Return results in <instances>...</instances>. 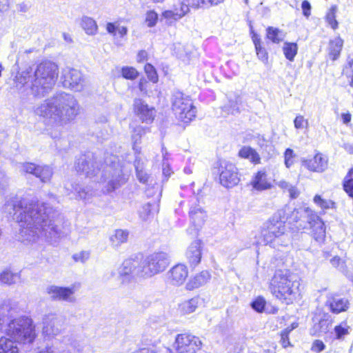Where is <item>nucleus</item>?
<instances>
[{"label": "nucleus", "mask_w": 353, "mask_h": 353, "mask_svg": "<svg viewBox=\"0 0 353 353\" xmlns=\"http://www.w3.org/2000/svg\"><path fill=\"white\" fill-rule=\"evenodd\" d=\"M144 132V130L141 126H137L134 128L133 134H132V139L134 143V150L136 152H140V148L137 146L139 143L142 134Z\"/></svg>", "instance_id": "nucleus-46"}, {"label": "nucleus", "mask_w": 353, "mask_h": 353, "mask_svg": "<svg viewBox=\"0 0 353 353\" xmlns=\"http://www.w3.org/2000/svg\"><path fill=\"white\" fill-rule=\"evenodd\" d=\"M121 74L126 79L134 80L138 77L139 72L133 67L125 66L122 68Z\"/></svg>", "instance_id": "nucleus-47"}, {"label": "nucleus", "mask_w": 353, "mask_h": 353, "mask_svg": "<svg viewBox=\"0 0 353 353\" xmlns=\"http://www.w3.org/2000/svg\"><path fill=\"white\" fill-rule=\"evenodd\" d=\"M281 344L284 348L290 345V342L288 338V334L286 332H283L281 334Z\"/></svg>", "instance_id": "nucleus-59"}, {"label": "nucleus", "mask_w": 353, "mask_h": 353, "mask_svg": "<svg viewBox=\"0 0 353 353\" xmlns=\"http://www.w3.org/2000/svg\"><path fill=\"white\" fill-rule=\"evenodd\" d=\"M172 109L176 117L188 123L196 117V108L193 105L190 97L181 92L175 91L172 95Z\"/></svg>", "instance_id": "nucleus-7"}, {"label": "nucleus", "mask_w": 353, "mask_h": 353, "mask_svg": "<svg viewBox=\"0 0 353 353\" xmlns=\"http://www.w3.org/2000/svg\"><path fill=\"white\" fill-rule=\"evenodd\" d=\"M75 168L78 172H81L88 177H98L100 174V181L109 180L107 185V191L112 192L120 186L119 178L121 170L119 164L118 157L110 155L105 159V164H102L97 157L91 152L81 155L77 160Z\"/></svg>", "instance_id": "nucleus-2"}, {"label": "nucleus", "mask_w": 353, "mask_h": 353, "mask_svg": "<svg viewBox=\"0 0 353 353\" xmlns=\"http://www.w3.org/2000/svg\"><path fill=\"white\" fill-rule=\"evenodd\" d=\"M197 198L192 201L189 210L190 226L187 229L188 234L196 236L203 225L207 217L206 212L198 203Z\"/></svg>", "instance_id": "nucleus-10"}, {"label": "nucleus", "mask_w": 353, "mask_h": 353, "mask_svg": "<svg viewBox=\"0 0 353 353\" xmlns=\"http://www.w3.org/2000/svg\"><path fill=\"white\" fill-rule=\"evenodd\" d=\"M301 166L314 172H323L327 168V157L319 152H316L312 158L302 157L300 159Z\"/></svg>", "instance_id": "nucleus-16"}, {"label": "nucleus", "mask_w": 353, "mask_h": 353, "mask_svg": "<svg viewBox=\"0 0 353 353\" xmlns=\"http://www.w3.org/2000/svg\"><path fill=\"white\" fill-rule=\"evenodd\" d=\"M294 127L296 129H302L307 125V121L304 119L301 115L296 116L294 121Z\"/></svg>", "instance_id": "nucleus-55"}, {"label": "nucleus", "mask_w": 353, "mask_h": 353, "mask_svg": "<svg viewBox=\"0 0 353 353\" xmlns=\"http://www.w3.org/2000/svg\"><path fill=\"white\" fill-rule=\"evenodd\" d=\"M144 69L149 80L152 83H157L159 78L154 67L150 63H147L145 65Z\"/></svg>", "instance_id": "nucleus-49"}, {"label": "nucleus", "mask_w": 353, "mask_h": 353, "mask_svg": "<svg viewBox=\"0 0 353 353\" xmlns=\"http://www.w3.org/2000/svg\"><path fill=\"white\" fill-rule=\"evenodd\" d=\"M241 157L248 159L254 163H259L261 158L255 150L249 146L243 147L239 152Z\"/></svg>", "instance_id": "nucleus-33"}, {"label": "nucleus", "mask_w": 353, "mask_h": 353, "mask_svg": "<svg viewBox=\"0 0 353 353\" xmlns=\"http://www.w3.org/2000/svg\"><path fill=\"white\" fill-rule=\"evenodd\" d=\"M133 110L135 114L143 122L150 123L154 120L156 113L154 108L150 107L143 100L134 99Z\"/></svg>", "instance_id": "nucleus-17"}, {"label": "nucleus", "mask_w": 353, "mask_h": 353, "mask_svg": "<svg viewBox=\"0 0 353 353\" xmlns=\"http://www.w3.org/2000/svg\"><path fill=\"white\" fill-rule=\"evenodd\" d=\"M65 189L68 194L74 193L80 199L87 200L92 195V193H90L89 191H86L85 188H81L79 184L73 181L66 182Z\"/></svg>", "instance_id": "nucleus-28"}, {"label": "nucleus", "mask_w": 353, "mask_h": 353, "mask_svg": "<svg viewBox=\"0 0 353 353\" xmlns=\"http://www.w3.org/2000/svg\"><path fill=\"white\" fill-rule=\"evenodd\" d=\"M63 343L71 347L77 353H91V347L84 339L72 336H65Z\"/></svg>", "instance_id": "nucleus-20"}, {"label": "nucleus", "mask_w": 353, "mask_h": 353, "mask_svg": "<svg viewBox=\"0 0 353 353\" xmlns=\"http://www.w3.org/2000/svg\"><path fill=\"white\" fill-rule=\"evenodd\" d=\"M250 184L253 189L257 191H263L272 188V184L269 181L265 170L257 172L253 176Z\"/></svg>", "instance_id": "nucleus-23"}, {"label": "nucleus", "mask_w": 353, "mask_h": 353, "mask_svg": "<svg viewBox=\"0 0 353 353\" xmlns=\"http://www.w3.org/2000/svg\"><path fill=\"white\" fill-rule=\"evenodd\" d=\"M81 27L88 34L94 35L97 33L98 26L96 21L91 17H83L81 19Z\"/></svg>", "instance_id": "nucleus-35"}, {"label": "nucleus", "mask_w": 353, "mask_h": 353, "mask_svg": "<svg viewBox=\"0 0 353 353\" xmlns=\"http://www.w3.org/2000/svg\"><path fill=\"white\" fill-rule=\"evenodd\" d=\"M146 84H147V81L145 79L141 78L139 80V89L140 90L141 92H142L143 93H146V92H147Z\"/></svg>", "instance_id": "nucleus-63"}, {"label": "nucleus", "mask_w": 353, "mask_h": 353, "mask_svg": "<svg viewBox=\"0 0 353 353\" xmlns=\"http://www.w3.org/2000/svg\"><path fill=\"white\" fill-rule=\"evenodd\" d=\"M288 192H289L291 199H296L299 195V191L298 190L296 187L294 185H292Z\"/></svg>", "instance_id": "nucleus-61"}, {"label": "nucleus", "mask_w": 353, "mask_h": 353, "mask_svg": "<svg viewBox=\"0 0 353 353\" xmlns=\"http://www.w3.org/2000/svg\"><path fill=\"white\" fill-rule=\"evenodd\" d=\"M210 274L208 271H201L190 278L186 284L188 290H192L205 285L210 279Z\"/></svg>", "instance_id": "nucleus-25"}, {"label": "nucleus", "mask_w": 353, "mask_h": 353, "mask_svg": "<svg viewBox=\"0 0 353 353\" xmlns=\"http://www.w3.org/2000/svg\"><path fill=\"white\" fill-rule=\"evenodd\" d=\"M79 105L70 94L61 92L45 100L35 109V113L49 119L57 127H62L72 121L79 114Z\"/></svg>", "instance_id": "nucleus-4"}, {"label": "nucleus", "mask_w": 353, "mask_h": 353, "mask_svg": "<svg viewBox=\"0 0 353 353\" xmlns=\"http://www.w3.org/2000/svg\"><path fill=\"white\" fill-rule=\"evenodd\" d=\"M331 325V320L328 319H321L319 321L314 325L313 330L315 334L326 333L330 330Z\"/></svg>", "instance_id": "nucleus-42"}, {"label": "nucleus", "mask_w": 353, "mask_h": 353, "mask_svg": "<svg viewBox=\"0 0 353 353\" xmlns=\"http://www.w3.org/2000/svg\"><path fill=\"white\" fill-rule=\"evenodd\" d=\"M117 26L113 23H108L106 26V30L108 33L115 35Z\"/></svg>", "instance_id": "nucleus-62"}, {"label": "nucleus", "mask_w": 353, "mask_h": 353, "mask_svg": "<svg viewBox=\"0 0 353 353\" xmlns=\"http://www.w3.org/2000/svg\"><path fill=\"white\" fill-rule=\"evenodd\" d=\"M147 52L145 50H141L137 54V61L138 62H142L145 61L147 58Z\"/></svg>", "instance_id": "nucleus-64"}, {"label": "nucleus", "mask_w": 353, "mask_h": 353, "mask_svg": "<svg viewBox=\"0 0 353 353\" xmlns=\"http://www.w3.org/2000/svg\"><path fill=\"white\" fill-rule=\"evenodd\" d=\"M170 263V256L163 252L152 253L145 259V265H165Z\"/></svg>", "instance_id": "nucleus-27"}, {"label": "nucleus", "mask_w": 353, "mask_h": 353, "mask_svg": "<svg viewBox=\"0 0 353 353\" xmlns=\"http://www.w3.org/2000/svg\"><path fill=\"white\" fill-rule=\"evenodd\" d=\"M7 184V179L4 173L0 171V194L3 193Z\"/></svg>", "instance_id": "nucleus-58"}, {"label": "nucleus", "mask_w": 353, "mask_h": 353, "mask_svg": "<svg viewBox=\"0 0 353 353\" xmlns=\"http://www.w3.org/2000/svg\"><path fill=\"white\" fill-rule=\"evenodd\" d=\"M128 234L129 233L126 230H117L114 234L110 237V241L114 246H119L121 243L127 241Z\"/></svg>", "instance_id": "nucleus-38"}, {"label": "nucleus", "mask_w": 353, "mask_h": 353, "mask_svg": "<svg viewBox=\"0 0 353 353\" xmlns=\"http://www.w3.org/2000/svg\"><path fill=\"white\" fill-rule=\"evenodd\" d=\"M200 240L193 241L188 247L186 252V257L188 262L192 264H198L201 262V251Z\"/></svg>", "instance_id": "nucleus-26"}, {"label": "nucleus", "mask_w": 353, "mask_h": 353, "mask_svg": "<svg viewBox=\"0 0 353 353\" xmlns=\"http://www.w3.org/2000/svg\"><path fill=\"white\" fill-rule=\"evenodd\" d=\"M12 310L10 301H4L0 305V331L12 320Z\"/></svg>", "instance_id": "nucleus-29"}, {"label": "nucleus", "mask_w": 353, "mask_h": 353, "mask_svg": "<svg viewBox=\"0 0 353 353\" xmlns=\"http://www.w3.org/2000/svg\"><path fill=\"white\" fill-rule=\"evenodd\" d=\"M325 348V345L321 340H315L312 345V350L315 352H321Z\"/></svg>", "instance_id": "nucleus-56"}, {"label": "nucleus", "mask_w": 353, "mask_h": 353, "mask_svg": "<svg viewBox=\"0 0 353 353\" xmlns=\"http://www.w3.org/2000/svg\"><path fill=\"white\" fill-rule=\"evenodd\" d=\"M343 189L346 193L353 198V168L350 170L343 181Z\"/></svg>", "instance_id": "nucleus-41"}, {"label": "nucleus", "mask_w": 353, "mask_h": 353, "mask_svg": "<svg viewBox=\"0 0 353 353\" xmlns=\"http://www.w3.org/2000/svg\"><path fill=\"white\" fill-rule=\"evenodd\" d=\"M241 103V98L239 97H235L234 99H229L228 103L223 107V110L228 114L235 115L239 114V105Z\"/></svg>", "instance_id": "nucleus-32"}, {"label": "nucleus", "mask_w": 353, "mask_h": 353, "mask_svg": "<svg viewBox=\"0 0 353 353\" xmlns=\"http://www.w3.org/2000/svg\"><path fill=\"white\" fill-rule=\"evenodd\" d=\"M307 214V221L312 229L313 238L319 243H321L325 236V228L322 220L316 214H310L308 210H304Z\"/></svg>", "instance_id": "nucleus-18"}, {"label": "nucleus", "mask_w": 353, "mask_h": 353, "mask_svg": "<svg viewBox=\"0 0 353 353\" xmlns=\"http://www.w3.org/2000/svg\"><path fill=\"white\" fill-rule=\"evenodd\" d=\"M299 275L287 268L276 270L270 283L271 293L286 304L293 302L301 294Z\"/></svg>", "instance_id": "nucleus-6"}, {"label": "nucleus", "mask_w": 353, "mask_h": 353, "mask_svg": "<svg viewBox=\"0 0 353 353\" xmlns=\"http://www.w3.org/2000/svg\"><path fill=\"white\" fill-rule=\"evenodd\" d=\"M3 213L19 223L18 241L33 243L44 237L52 243L61 236L58 212L47 203L13 197L6 201Z\"/></svg>", "instance_id": "nucleus-1"}, {"label": "nucleus", "mask_w": 353, "mask_h": 353, "mask_svg": "<svg viewBox=\"0 0 353 353\" xmlns=\"http://www.w3.org/2000/svg\"><path fill=\"white\" fill-rule=\"evenodd\" d=\"M63 85L65 88L79 92L85 86V79L82 73L77 69L66 68L61 73Z\"/></svg>", "instance_id": "nucleus-12"}, {"label": "nucleus", "mask_w": 353, "mask_h": 353, "mask_svg": "<svg viewBox=\"0 0 353 353\" xmlns=\"http://www.w3.org/2000/svg\"><path fill=\"white\" fill-rule=\"evenodd\" d=\"M202 300L200 297L196 296L188 301L183 302L181 307L182 311L185 314H190L194 312L199 304L202 303Z\"/></svg>", "instance_id": "nucleus-36"}, {"label": "nucleus", "mask_w": 353, "mask_h": 353, "mask_svg": "<svg viewBox=\"0 0 353 353\" xmlns=\"http://www.w3.org/2000/svg\"><path fill=\"white\" fill-rule=\"evenodd\" d=\"M145 259L143 254L139 252L132 254L125 262L127 265H132L133 263H143L145 265Z\"/></svg>", "instance_id": "nucleus-51"}, {"label": "nucleus", "mask_w": 353, "mask_h": 353, "mask_svg": "<svg viewBox=\"0 0 353 353\" xmlns=\"http://www.w3.org/2000/svg\"><path fill=\"white\" fill-rule=\"evenodd\" d=\"M4 331L14 341L6 336H1L0 353H19L17 341L30 343L36 336L32 321L28 317L12 319L4 327Z\"/></svg>", "instance_id": "nucleus-5"}, {"label": "nucleus", "mask_w": 353, "mask_h": 353, "mask_svg": "<svg viewBox=\"0 0 353 353\" xmlns=\"http://www.w3.org/2000/svg\"><path fill=\"white\" fill-rule=\"evenodd\" d=\"M349 329L350 327L345 321H343L339 325H336L334 329L335 338L336 339H343L345 335L349 334Z\"/></svg>", "instance_id": "nucleus-44"}, {"label": "nucleus", "mask_w": 353, "mask_h": 353, "mask_svg": "<svg viewBox=\"0 0 353 353\" xmlns=\"http://www.w3.org/2000/svg\"><path fill=\"white\" fill-rule=\"evenodd\" d=\"M202 342L197 336L190 334H179L173 343V353H196L201 349Z\"/></svg>", "instance_id": "nucleus-9"}, {"label": "nucleus", "mask_w": 353, "mask_h": 353, "mask_svg": "<svg viewBox=\"0 0 353 353\" xmlns=\"http://www.w3.org/2000/svg\"><path fill=\"white\" fill-rule=\"evenodd\" d=\"M188 274L187 266H172L168 272V279L175 285H181Z\"/></svg>", "instance_id": "nucleus-22"}, {"label": "nucleus", "mask_w": 353, "mask_h": 353, "mask_svg": "<svg viewBox=\"0 0 353 353\" xmlns=\"http://www.w3.org/2000/svg\"><path fill=\"white\" fill-rule=\"evenodd\" d=\"M189 4L180 2L175 6L174 10H165L162 13V16L172 23V21H177L185 16L189 12Z\"/></svg>", "instance_id": "nucleus-21"}, {"label": "nucleus", "mask_w": 353, "mask_h": 353, "mask_svg": "<svg viewBox=\"0 0 353 353\" xmlns=\"http://www.w3.org/2000/svg\"><path fill=\"white\" fill-rule=\"evenodd\" d=\"M343 46V40L340 37H335L329 41L327 48V58L334 61L339 59Z\"/></svg>", "instance_id": "nucleus-24"}, {"label": "nucleus", "mask_w": 353, "mask_h": 353, "mask_svg": "<svg viewBox=\"0 0 353 353\" xmlns=\"http://www.w3.org/2000/svg\"><path fill=\"white\" fill-rule=\"evenodd\" d=\"M265 305L266 301L261 296L254 299L250 303L252 309L258 313H262L265 310Z\"/></svg>", "instance_id": "nucleus-45"}, {"label": "nucleus", "mask_w": 353, "mask_h": 353, "mask_svg": "<svg viewBox=\"0 0 353 353\" xmlns=\"http://www.w3.org/2000/svg\"><path fill=\"white\" fill-rule=\"evenodd\" d=\"M314 202L322 209L332 208L334 204L332 201L323 199L320 195H316L314 196Z\"/></svg>", "instance_id": "nucleus-50"}, {"label": "nucleus", "mask_w": 353, "mask_h": 353, "mask_svg": "<svg viewBox=\"0 0 353 353\" xmlns=\"http://www.w3.org/2000/svg\"><path fill=\"white\" fill-rule=\"evenodd\" d=\"M165 266H120L119 269V279L121 283L130 281L133 276L132 274H137L138 276L147 278L163 272Z\"/></svg>", "instance_id": "nucleus-8"}, {"label": "nucleus", "mask_w": 353, "mask_h": 353, "mask_svg": "<svg viewBox=\"0 0 353 353\" xmlns=\"http://www.w3.org/2000/svg\"><path fill=\"white\" fill-rule=\"evenodd\" d=\"M266 31L267 37L273 43H279L283 41V35L279 29L273 27H268Z\"/></svg>", "instance_id": "nucleus-40"}, {"label": "nucleus", "mask_w": 353, "mask_h": 353, "mask_svg": "<svg viewBox=\"0 0 353 353\" xmlns=\"http://www.w3.org/2000/svg\"><path fill=\"white\" fill-rule=\"evenodd\" d=\"M223 1V0H193L192 3L189 2V5L196 8H210L213 6H216Z\"/></svg>", "instance_id": "nucleus-43"}, {"label": "nucleus", "mask_w": 353, "mask_h": 353, "mask_svg": "<svg viewBox=\"0 0 353 353\" xmlns=\"http://www.w3.org/2000/svg\"><path fill=\"white\" fill-rule=\"evenodd\" d=\"M21 172L31 174L39 179L42 183H48L50 181L52 175V168L47 165H39L33 163H23L19 166Z\"/></svg>", "instance_id": "nucleus-13"}, {"label": "nucleus", "mask_w": 353, "mask_h": 353, "mask_svg": "<svg viewBox=\"0 0 353 353\" xmlns=\"http://www.w3.org/2000/svg\"><path fill=\"white\" fill-rule=\"evenodd\" d=\"M158 19L157 14L154 11H149L147 12L145 21L149 27L155 26Z\"/></svg>", "instance_id": "nucleus-54"}, {"label": "nucleus", "mask_w": 353, "mask_h": 353, "mask_svg": "<svg viewBox=\"0 0 353 353\" xmlns=\"http://www.w3.org/2000/svg\"><path fill=\"white\" fill-rule=\"evenodd\" d=\"M63 323L61 316L54 313L46 314L43 318V334L48 338L58 335L61 331Z\"/></svg>", "instance_id": "nucleus-15"}, {"label": "nucleus", "mask_w": 353, "mask_h": 353, "mask_svg": "<svg viewBox=\"0 0 353 353\" xmlns=\"http://www.w3.org/2000/svg\"><path fill=\"white\" fill-rule=\"evenodd\" d=\"M219 171L220 183L223 186L230 188L239 183L240 181L239 173L233 163L226 161H221Z\"/></svg>", "instance_id": "nucleus-11"}, {"label": "nucleus", "mask_w": 353, "mask_h": 353, "mask_svg": "<svg viewBox=\"0 0 353 353\" xmlns=\"http://www.w3.org/2000/svg\"><path fill=\"white\" fill-rule=\"evenodd\" d=\"M46 291L49 294L52 301H65L70 303L76 301V299L74 296L76 291L74 285L68 287L52 285L48 286Z\"/></svg>", "instance_id": "nucleus-14"}, {"label": "nucleus", "mask_w": 353, "mask_h": 353, "mask_svg": "<svg viewBox=\"0 0 353 353\" xmlns=\"http://www.w3.org/2000/svg\"><path fill=\"white\" fill-rule=\"evenodd\" d=\"M283 53L287 59L294 61L298 52V46L296 43L285 42L283 47Z\"/></svg>", "instance_id": "nucleus-37"}, {"label": "nucleus", "mask_w": 353, "mask_h": 353, "mask_svg": "<svg viewBox=\"0 0 353 353\" xmlns=\"http://www.w3.org/2000/svg\"><path fill=\"white\" fill-rule=\"evenodd\" d=\"M301 8L303 10V14L305 17H308L310 15L311 5L310 2L305 0L301 3Z\"/></svg>", "instance_id": "nucleus-57"}, {"label": "nucleus", "mask_w": 353, "mask_h": 353, "mask_svg": "<svg viewBox=\"0 0 353 353\" xmlns=\"http://www.w3.org/2000/svg\"><path fill=\"white\" fill-rule=\"evenodd\" d=\"M134 167L136 169L137 177L138 180L143 183L148 182L150 176L145 172L143 169V163L141 161L139 157H136L134 161Z\"/></svg>", "instance_id": "nucleus-34"}, {"label": "nucleus", "mask_w": 353, "mask_h": 353, "mask_svg": "<svg viewBox=\"0 0 353 353\" xmlns=\"http://www.w3.org/2000/svg\"><path fill=\"white\" fill-rule=\"evenodd\" d=\"M19 279L18 273H12L9 270H6L0 274V282L5 284L14 283Z\"/></svg>", "instance_id": "nucleus-39"}, {"label": "nucleus", "mask_w": 353, "mask_h": 353, "mask_svg": "<svg viewBox=\"0 0 353 353\" xmlns=\"http://www.w3.org/2000/svg\"><path fill=\"white\" fill-rule=\"evenodd\" d=\"M285 232V226L283 223H278V225L269 228L267 234H264L265 240L268 243H275L277 239Z\"/></svg>", "instance_id": "nucleus-30"}, {"label": "nucleus", "mask_w": 353, "mask_h": 353, "mask_svg": "<svg viewBox=\"0 0 353 353\" xmlns=\"http://www.w3.org/2000/svg\"><path fill=\"white\" fill-rule=\"evenodd\" d=\"M58 77V67L51 61H44L19 73L15 77L16 86L30 89L37 97L46 96L52 89Z\"/></svg>", "instance_id": "nucleus-3"}, {"label": "nucleus", "mask_w": 353, "mask_h": 353, "mask_svg": "<svg viewBox=\"0 0 353 353\" xmlns=\"http://www.w3.org/2000/svg\"><path fill=\"white\" fill-rule=\"evenodd\" d=\"M336 11V7L333 6L330 9L329 13L327 14V21L333 29H336L338 27V22L336 20L335 13Z\"/></svg>", "instance_id": "nucleus-52"}, {"label": "nucleus", "mask_w": 353, "mask_h": 353, "mask_svg": "<svg viewBox=\"0 0 353 353\" xmlns=\"http://www.w3.org/2000/svg\"><path fill=\"white\" fill-rule=\"evenodd\" d=\"M252 33V41L254 44L255 50L258 58L263 63H268V54L266 50L262 46V42L259 35L253 32Z\"/></svg>", "instance_id": "nucleus-31"}, {"label": "nucleus", "mask_w": 353, "mask_h": 353, "mask_svg": "<svg viewBox=\"0 0 353 353\" xmlns=\"http://www.w3.org/2000/svg\"><path fill=\"white\" fill-rule=\"evenodd\" d=\"M296 154L291 148H287L284 152V163L286 168H290L294 163Z\"/></svg>", "instance_id": "nucleus-48"}, {"label": "nucleus", "mask_w": 353, "mask_h": 353, "mask_svg": "<svg viewBox=\"0 0 353 353\" xmlns=\"http://www.w3.org/2000/svg\"><path fill=\"white\" fill-rule=\"evenodd\" d=\"M276 185L282 190H286V191H288L289 189L292 186V184H290V183H288L284 180L278 181L276 183Z\"/></svg>", "instance_id": "nucleus-60"}, {"label": "nucleus", "mask_w": 353, "mask_h": 353, "mask_svg": "<svg viewBox=\"0 0 353 353\" xmlns=\"http://www.w3.org/2000/svg\"><path fill=\"white\" fill-rule=\"evenodd\" d=\"M326 305L330 312L334 314H339L346 312L350 307V301L347 298L341 297L338 295L332 296L326 301Z\"/></svg>", "instance_id": "nucleus-19"}, {"label": "nucleus", "mask_w": 353, "mask_h": 353, "mask_svg": "<svg viewBox=\"0 0 353 353\" xmlns=\"http://www.w3.org/2000/svg\"><path fill=\"white\" fill-rule=\"evenodd\" d=\"M90 257V252L88 251H81L79 253L74 254L72 256L74 261L79 263H85Z\"/></svg>", "instance_id": "nucleus-53"}]
</instances>
